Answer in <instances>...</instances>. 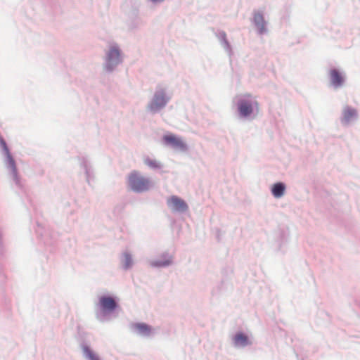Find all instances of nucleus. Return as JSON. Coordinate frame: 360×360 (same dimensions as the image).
Here are the masks:
<instances>
[{
  "mask_svg": "<svg viewBox=\"0 0 360 360\" xmlns=\"http://www.w3.org/2000/svg\"><path fill=\"white\" fill-rule=\"evenodd\" d=\"M236 105L240 119L254 120L259 111V104L256 97L250 94L238 96L236 98Z\"/></svg>",
  "mask_w": 360,
  "mask_h": 360,
  "instance_id": "f257e3e1",
  "label": "nucleus"
},
{
  "mask_svg": "<svg viewBox=\"0 0 360 360\" xmlns=\"http://www.w3.org/2000/svg\"><path fill=\"white\" fill-rule=\"evenodd\" d=\"M120 299L113 295H103L98 297L95 316L101 323L110 321V314L119 307Z\"/></svg>",
  "mask_w": 360,
  "mask_h": 360,
  "instance_id": "f03ea898",
  "label": "nucleus"
},
{
  "mask_svg": "<svg viewBox=\"0 0 360 360\" xmlns=\"http://www.w3.org/2000/svg\"><path fill=\"white\" fill-rule=\"evenodd\" d=\"M171 100L167 88L162 85H158L150 101L146 105V110L150 113L155 115L162 110Z\"/></svg>",
  "mask_w": 360,
  "mask_h": 360,
  "instance_id": "7ed1b4c3",
  "label": "nucleus"
},
{
  "mask_svg": "<svg viewBox=\"0 0 360 360\" xmlns=\"http://www.w3.org/2000/svg\"><path fill=\"white\" fill-rule=\"evenodd\" d=\"M123 63L122 50L117 44L110 45L105 51L102 65L103 70L108 74L115 72L117 67Z\"/></svg>",
  "mask_w": 360,
  "mask_h": 360,
  "instance_id": "20e7f679",
  "label": "nucleus"
},
{
  "mask_svg": "<svg viewBox=\"0 0 360 360\" xmlns=\"http://www.w3.org/2000/svg\"><path fill=\"white\" fill-rule=\"evenodd\" d=\"M127 185L136 193L148 191L153 187V182L149 177L143 176L140 172L133 170L128 175Z\"/></svg>",
  "mask_w": 360,
  "mask_h": 360,
  "instance_id": "39448f33",
  "label": "nucleus"
},
{
  "mask_svg": "<svg viewBox=\"0 0 360 360\" xmlns=\"http://www.w3.org/2000/svg\"><path fill=\"white\" fill-rule=\"evenodd\" d=\"M0 146L2 149L5 167L8 170L9 174L15 186L18 188H21L22 187V184L18 173L15 160L11 153L6 142L1 137L0 138Z\"/></svg>",
  "mask_w": 360,
  "mask_h": 360,
  "instance_id": "423d86ee",
  "label": "nucleus"
},
{
  "mask_svg": "<svg viewBox=\"0 0 360 360\" xmlns=\"http://www.w3.org/2000/svg\"><path fill=\"white\" fill-rule=\"evenodd\" d=\"M167 205L174 213L185 214L189 210L187 202L177 195H172L168 198Z\"/></svg>",
  "mask_w": 360,
  "mask_h": 360,
  "instance_id": "0eeeda50",
  "label": "nucleus"
},
{
  "mask_svg": "<svg viewBox=\"0 0 360 360\" xmlns=\"http://www.w3.org/2000/svg\"><path fill=\"white\" fill-rule=\"evenodd\" d=\"M251 21L257 29L259 35L262 36L268 33L267 22L264 19L262 11L255 10L252 13Z\"/></svg>",
  "mask_w": 360,
  "mask_h": 360,
  "instance_id": "6e6552de",
  "label": "nucleus"
},
{
  "mask_svg": "<svg viewBox=\"0 0 360 360\" xmlns=\"http://www.w3.org/2000/svg\"><path fill=\"white\" fill-rule=\"evenodd\" d=\"M174 263V257L168 251L162 252L159 258L149 261V265L153 268H166Z\"/></svg>",
  "mask_w": 360,
  "mask_h": 360,
  "instance_id": "1a4fd4ad",
  "label": "nucleus"
},
{
  "mask_svg": "<svg viewBox=\"0 0 360 360\" xmlns=\"http://www.w3.org/2000/svg\"><path fill=\"white\" fill-rule=\"evenodd\" d=\"M330 85L335 89L342 87L345 82V74L340 70L333 68L329 71Z\"/></svg>",
  "mask_w": 360,
  "mask_h": 360,
  "instance_id": "9d476101",
  "label": "nucleus"
},
{
  "mask_svg": "<svg viewBox=\"0 0 360 360\" xmlns=\"http://www.w3.org/2000/svg\"><path fill=\"white\" fill-rule=\"evenodd\" d=\"M358 118L357 110L349 105H345L342 111L340 122L342 125H349L352 122L356 120Z\"/></svg>",
  "mask_w": 360,
  "mask_h": 360,
  "instance_id": "9b49d317",
  "label": "nucleus"
},
{
  "mask_svg": "<svg viewBox=\"0 0 360 360\" xmlns=\"http://www.w3.org/2000/svg\"><path fill=\"white\" fill-rule=\"evenodd\" d=\"M77 160L80 167L84 171L86 182L90 184L91 181L94 178V169L90 161L85 156H78Z\"/></svg>",
  "mask_w": 360,
  "mask_h": 360,
  "instance_id": "f8f14e48",
  "label": "nucleus"
},
{
  "mask_svg": "<svg viewBox=\"0 0 360 360\" xmlns=\"http://www.w3.org/2000/svg\"><path fill=\"white\" fill-rule=\"evenodd\" d=\"M130 329L133 333L145 338L150 337L153 330L152 327L145 323H132Z\"/></svg>",
  "mask_w": 360,
  "mask_h": 360,
  "instance_id": "ddd939ff",
  "label": "nucleus"
},
{
  "mask_svg": "<svg viewBox=\"0 0 360 360\" xmlns=\"http://www.w3.org/2000/svg\"><path fill=\"white\" fill-rule=\"evenodd\" d=\"M233 345L236 348H244L252 345L249 337L243 332H237L232 338Z\"/></svg>",
  "mask_w": 360,
  "mask_h": 360,
  "instance_id": "4468645a",
  "label": "nucleus"
},
{
  "mask_svg": "<svg viewBox=\"0 0 360 360\" xmlns=\"http://www.w3.org/2000/svg\"><path fill=\"white\" fill-rule=\"evenodd\" d=\"M163 141L166 144L171 145L173 148L179 149L181 151L185 152L188 150L187 144L181 139L174 135H165Z\"/></svg>",
  "mask_w": 360,
  "mask_h": 360,
  "instance_id": "2eb2a0df",
  "label": "nucleus"
},
{
  "mask_svg": "<svg viewBox=\"0 0 360 360\" xmlns=\"http://www.w3.org/2000/svg\"><path fill=\"white\" fill-rule=\"evenodd\" d=\"M79 347L82 352V356L86 360H101L100 356L91 349L86 342H81Z\"/></svg>",
  "mask_w": 360,
  "mask_h": 360,
  "instance_id": "dca6fc26",
  "label": "nucleus"
},
{
  "mask_svg": "<svg viewBox=\"0 0 360 360\" xmlns=\"http://www.w3.org/2000/svg\"><path fill=\"white\" fill-rule=\"evenodd\" d=\"M216 37L219 40L221 46L224 48L227 54L231 57L233 54L232 47L227 39L226 34L224 31H219L216 33Z\"/></svg>",
  "mask_w": 360,
  "mask_h": 360,
  "instance_id": "f3484780",
  "label": "nucleus"
},
{
  "mask_svg": "<svg viewBox=\"0 0 360 360\" xmlns=\"http://www.w3.org/2000/svg\"><path fill=\"white\" fill-rule=\"evenodd\" d=\"M271 193L276 199L281 198L285 193L286 185L284 182L278 181L271 186Z\"/></svg>",
  "mask_w": 360,
  "mask_h": 360,
  "instance_id": "a211bd4d",
  "label": "nucleus"
},
{
  "mask_svg": "<svg viewBox=\"0 0 360 360\" xmlns=\"http://www.w3.org/2000/svg\"><path fill=\"white\" fill-rule=\"evenodd\" d=\"M143 163L150 169L156 172H162L165 165L160 160L146 156L143 158Z\"/></svg>",
  "mask_w": 360,
  "mask_h": 360,
  "instance_id": "6ab92c4d",
  "label": "nucleus"
},
{
  "mask_svg": "<svg viewBox=\"0 0 360 360\" xmlns=\"http://www.w3.org/2000/svg\"><path fill=\"white\" fill-rule=\"evenodd\" d=\"M120 264L122 268L124 271H127L132 268L134 262L132 255L127 250L123 252L120 256Z\"/></svg>",
  "mask_w": 360,
  "mask_h": 360,
  "instance_id": "aec40b11",
  "label": "nucleus"
},
{
  "mask_svg": "<svg viewBox=\"0 0 360 360\" xmlns=\"http://www.w3.org/2000/svg\"><path fill=\"white\" fill-rule=\"evenodd\" d=\"M281 240H282V242L280 243L279 245H278V250L281 251V252H283V245L284 244L283 241L285 242L287 240V239L286 238H283Z\"/></svg>",
  "mask_w": 360,
  "mask_h": 360,
  "instance_id": "412c9836",
  "label": "nucleus"
},
{
  "mask_svg": "<svg viewBox=\"0 0 360 360\" xmlns=\"http://www.w3.org/2000/svg\"><path fill=\"white\" fill-rule=\"evenodd\" d=\"M149 1L153 4H158V3L163 2L165 0H149Z\"/></svg>",
  "mask_w": 360,
  "mask_h": 360,
  "instance_id": "4be33fe9",
  "label": "nucleus"
},
{
  "mask_svg": "<svg viewBox=\"0 0 360 360\" xmlns=\"http://www.w3.org/2000/svg\"><path fill=\"white\" fill-rule=\"evenodd\" d=\"M44 240V243L46 244V245H51V243L49 241V240L48 238H43Z\"/></svg>",
  "mask_w": 360,
  "mask_h": 360,
  "instance_id": "5701e85b",
  "label": "nucleus"
},
{
  "mask_svg": "<svg viewBox=\"0 0 360 360\" xmlns=\"http://www.w3.org/2000/svg\"><path fill=\"white\" fill-rule=\"evenodd\" d=\"M137 26H138V25H131V27L132 28H136Z\"/></svg>",
  "mask_w": 360,
  "mask_h": 360,
  "instance_id": "b1692460",
  "label": "nucleus"
}]
</instances>
